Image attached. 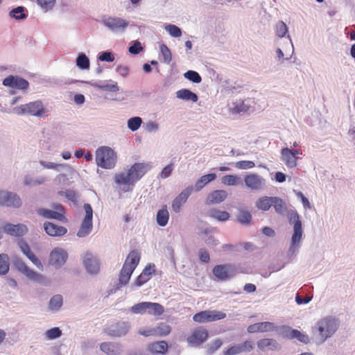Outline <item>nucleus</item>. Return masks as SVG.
<instances>
[{"mask_svg":"<svg viewBox=\"0 0 355 355\" xmlns=\"http://www.w3.org/2000/svg\"><path fill=\"white\" fill-rule=\"evenodd\" d=\"M53 182L57 185L69 186L70 182L66 174L60 173L53 180Z\"/></svg>","mask_w":355,"mask_h":355,"instance_id":"62","label":"nucleus"},{"mask_svg":"<svg viewBox=\"0 0 355 355\" xmlns=\"http://www.w3.org/2000/svg\"><path fill=\"white\" fill-rule=\"evenodd\" d=\"M281 154L282 159L288 168H292L297 166L298 157L292 155L291 148H284L282 149Z\"/></svg>","mask_w":355,"mask_h":355,"instance_id":"26","label":"nucleus"},{"mask_svg":"<svg viewBox=\"0 0 355 355\" xmlns=\"http://www.w3.org/2000/svg\"><path fill=\"white\" fill-rule=\"evenodd\" d=\"M212 273L218 281L225 282L234 276V268L229 264L217 265L212 269Z\"/></svg>","mask_w":355,"mask_h":355,"instance_id":"15","label":"nucleus"},{"mask_svg":"<svg viewBox=\"0 0 355 355\" xmlns=\"http://www.w3.org/2000/svg\"><path fill=\"white\" fill-rule=\"evenodd\" d=\"M155 266L153 263L147 265L142 272L137 277L133 285L137 287L141 286L144 284L150 279V275L155 272Z\"/></svg>","mask_w":355,"mask_h":355,"instance_id":"23","label":"nucleus"},{"mask_svg":"<svg viewBox=\"0 0 355 355\" xmlns=\"http://www.w3.org/2000/svg\"><path fill=\"white\" fill-rule=\"evenodd\" d=\"M209 216L218 221L224 222L230 218V215L227 211L211 209L209 211Z\"/></svg>","mask_w":355,"mask_h":355,"instance_id":"40","label":"nucleus"},{"mask_svg":"<svg viewBox=\"0 0 355 355\" xmlns=\"http://www.w3.org/2000/svg\"><path fill=\"white\" fill-rule=\"evenodd\" d=\"M83 263L87 272L91 275L97 274L100 270L99 261L92 254L87 253L85 254Z\"/></svg>","mask_w":355,"mask_h":355,"instance_id":"19","label":"nucleus"},{"mask_svg":"<svg viewBox=\"0 0 355 355\" xmlns=\"http://www.w3.org/2000/svg\"><path fill=\"white\" fill-rule=\"evenodd\" d=\"M253 347V342L247 340L241 344L230 347L225 352H224V355H234L241 352H250Z\"/></svg>","mask_w":355,"mask_h":355,"instance_id":"21","label":"nucleus"},{"mask_svg":"<svg viewBox=\"0 0 355 355\" xmlns=\"http://www.w3.org/2000/svg\"><path fill=\"white\" fill-rule=\"evenodd\" d=\"M237 220L242 225H248L251 223L252 215L245 207L238 209Z\"/></svg>","mask_w":355,"mask_h":355,"instance_id":"37","label":"nucleus"},{"mask_svg":"<svg viewBox=\"0 0 355 355\" xmlns=\"http://www.w3.org/2000/svg\"><path fill=\"white\" fill-rule=\"evenodd\" d=\"M257 347L261 349L277 350L279 349L277 341L272 338H263L257 342Z\"/></svg>","mask_w":355,"mask_h":355,"instance_id":"31","label":"nucleus"},{"mask_svg":"<svg viewBox=\"0 0 355 355\" xmlns=\"http://www.w3.org/2000/svg\"><path fill=\"white\" fill-rule=\"evenodd\" d=\"M184 77L193 83H200L202 81L200 75L196 71L189 70L184 73Z\"/></svg>","mask_w":355,"mask_h":355,"instance_id":"52","label":"nucleus"},{"mask_svg":"<svg viewBox=\"0 0 355 355\" xmlns=\"http://www.w3.org/2000/svg\"><path fill=\"white\" fill-rule=\"evenodd\" d=\"M340 327V320L336 316L327 315L320 319L312 327V334L317 344L321 345L333 337Z\"/></svg>","mask_w":355,"mask_h":355,"instance_id":"1","label":"nucleus"},{"mask_svg":"<svg viewBox=\"0 0 355 355\" xmlns=\"http://www.w3.org/2000/svg\"><path fill=\"white\" fill-rule=\"evenodd\" d=\"M148 349L152 353L164 354L168 349V344L164 340L155 342L149 345Z\"/></svg>","mask_w":355,"mask_h":355,"instance_id":"41","label":"nucleus"},{"mask_svg":"<svg viewBox=\"0 0 355 355\" xmlns=\"http://www.w3.org/2000/svg\"><path fill=\"white\" fill-rule=\"evenodd\" d=\"M288 222L293 227V233L291 237V243L288 249V256L295 254L300 248L303 236L302 224L300 215L295 209H289L287 211Z\"/></svg>","mask_w":355,"mask_h":355,"instance_id":"4","label":"nucleus"},{"mask_svg":"<svg viewBox=\"0 0 355 355\" xmlns=\"http://www.w3.org/2000/svg\"><path fill=\"white\" fill-rule=\"evenodd\" d=\"M76 62L77 67L82 70L88 69L89 68V59L84 53L78 54L76 58Z\"/></svg>","mask_w":355,"mask_h":355,"instance_id":"46","label":"nucleus"},{"mask_svg":"<svg viewBox=\"0 0 355 355\" xmlns=\"http://www.w3.org/2000/svg\"><path fill=\"white\" fill-rule=\"evenodd\" d=\"M40 165H42L44 168L48 169H53L57 171H60L61 170H64L69 174H72L74 173V169L69 165L67 164H55L53 162H46L41 160L40 161Z\"/></svg>","mask_w":355,"mask_h":355,"instance_id":"28","label":"nucleus"},{"mask_svg":"<svg viewBox=\"0 0 355 355\" xmlns=\"http://www.w3.org/2000/svg\"><path fill=\"white\" fill-rule=\"evenodd\" d=\"M272 196H263L256 201L255 206L258 209L266 211L272 206Z\"/></svg>","mask_w":355,"mask_h":355,"instance_id":"35","label":"nucleus"},{"mask_svg":"<svg viewBox=\"0 0 355 355\" xmlns=\"http://www.w3.org/2000/svg\"><path fill=\"white\" fill-rule=\"evenodd\" d=\"M234 166L236 168L241 169V170H246L253 168L255 164L254 162L252 161L249 160H242L236 162L234 164Z\"/></svg>","mask_w":355,"mask_h":355,"instance_id":"60","label":"nucleus"},{"mask_svg":"<svg viewBox=\"0 0 355 355\" xmlns=\"http://www.w3.org/2000/svg\"><path fill=\"white\" fill-rule=\"evenodd\" d=\"M294 329L287 325L276 326L274 331L283 338L291 339L292 331Z\"/></svg>","mask_w":355,"mask_h":355,"instance_id":"47","label":"nucleus"},{"mask_svg":"<svg viewBox=\"0 0 355 355\" xmlns=\"http://www.w3.org/2000/svg\"><path fill=\"white\" fill-rule=\"evenodd\" d=\"M143 50L141 44L139 41L135 40L129 46L128 51L132 55H137Z\"/></svg>","mask_w":355,"mask_h":355,"instance_id":"63","label":"nucleus"},{"mask_svg":"<svg viewBox=\"0 0 355 355\" xmlns=\"http://www.w3.org/2000/svg\"><path fill=\"white\" fill-rule=\"evenodd\" d=\"M176 97L178 98L186 101H191L193 103H196L198 100V95L191 92L189 89H182L176 92Z\"/></svg>","mask_w":355,"mask_h":355,"instance_id":"33","label":"nucleus"},{"mask_svg":"<svg viewBox=\"0 0 355 355\" xmlns=\"http://www.w3.org/2000/svg\"><path fill=\"white\" fill-rule=\"evenodd\" d=\"M254 101L252 98H246L244 100H238L234 103L232 110L234 112L241 114L248 112L252 107H253Z\"/></svg>","mask_w":355,"mask_h":355,"instance_id":"24","label":"nucleus"},{"mask_svg":"<svg viewBox=\"0 0 355 355\" xmlns=\"http://www.w3.org/2000/svg\"><path fill=\"white\" fill-rule=\"evenodd\" d=\"M12 263L15 268L28 279L40 282L43 279V276L41 274L31 269L20 257H15Z\"/></svg>","mask_w":355,"mask_h":355,"instance_id":"10","label":"nucleus"},{"mask_svg":"<svg viewBox=\"0 0 355 355\" xmlns=\"http://www.w3.org/2000/svg\"><path fill=\"white\" fill-rule=\"evenodd\" d=\"M55 1L56 0H36L37 3L44 12L51 10L53 8Z\"/></svg>","mask_w":355,"mask_h":355,"instance_id":"51","label":"nucleus"},{"mask_svg":"<svg viewBox=\"0 0 355 355\" xmlns=\"http://www.w3.org/2000/svg\"><path fill=\"white\" fill-rule=\"evenodd\" d=\"M58 195L60 196H65L66 198L73 202V203H76L78 200V195L76 192L73 190L69 189L65 191H58Z\"/></svg>","mask_w":355,"mask_h":355,"instance_id":"54","label":"nucleus"},{"mask_svg":"<svg viewBox=\"0 0 355 355\" xmlns=\"http://www.w3.org/2000/svg\"><path fill=\"white\" fill-rule=\"evenodd\" d=\"M169 220V212L166 205L159 209L156 214V222L160 227H165Z\"/></svg>","mask_w":355,"mask_h":355,"instance_id":"32","label":"nucleus"},{"mask_svg":"<svg viewBox=\"0 0 355 355\" xmlns=\"http://www.w3.org/2000/svg\"><path fill=\"white\" fill-rule=\"evenodd\" d=\"M15 111L17 115L29 114L41 116L44 113V105L40 101L30 102L26 104L15 107Z\"/></svg>","mask_w":355,"mask_h":355,"instance_id":"7","label":"nucleus"},{"mask_svg":"<svg viewBox=\"0 0 355 355\" xmlns=\"http://www.w3.org/2000/svg\"><path fill=\"white\" fill-rule=\"evenodd\" d=\"M90 85L104 92H116L119 91L117 83L112 80L90 83Z\"/></svg>","mask_w":355,"mask_h":355,"instance_id":"27","label":"nucleus"},{"mask_svg":"<svg viewBox=\"0 0 355 355\" xmlns=\"http://www.w3.org/2000/svg\"><path fill=\"white\" fill-rule=\"evenodd\" d=\"M288 26L282 21H278L275 25V33L279 37H285L288 33Z\"/></svg>","mask_w":355,"mask_h":355,"instance_id":"55","label":"nucleus"},{"mask_svg":"<svg viewBox=\"0 0 355 355\" xmlns=\"http://www.w3.org/2000/svg\"><path fill=\"white\" fill-rule=\"evenodd\" d=\"M241 182V178L235 175H226L221 179V182L227 186H237Z\"/></svg>","mask_w":355,"mask_h":355,"instance_id":"49","label":"nucleus"},{"mask_svg":"<svg viewBox=\"0 0 355 355\" xmlns=\"http://www.w3.org/2000/svg\"><path fill=\"white\" fill-rule=\"evenodd\" d=\"M275 324L270 322H259V332L273 331Z\"/></svg>","mask_w":355,"mask_h":355,"instance_id":"61","label":"nucleus"},{"mask_svg":"<svg viewBox=\"0 0 355 355\" xmlns=\"http://www.w3.org/2000/svg\"><path fill=\"white\" fill-rule=\"evenodd\" d=\"M62 333L59 327H53L45 332V336L48 340H55L60 338Z\"/></svg>","mask_w":355,"mask_h":355,"instance_id":"56","label":"nucleus"},{"mask_svg":"<svg viewBox=\"0 0 355 355\" xmlns=\"http://www.w3.org/2000/svg\"><path fill=\"white\" fill-rule=\"evenodd\" d=\"M207 337V331L204 329H199L193 331L191 335L187 338V340L190 344L200 345L205 342Z\"/></svg>","mask_w":355,"mask_h":355,"instance_id":"25","label":"nucleus"},{"mask_svg":"<svg viewBox=\"0 0 355 355\" xmlns=\"http://www.w3.org/2000/svg\"><path fill=\"white\" fill-rule=\"evenodd\" d=\"M171 331V327L164 322L159 323L155 328V336H166L170 334Z\"/></svg>","mask_w":355,"mask_h":355,"instance_id":"45","label":"nucleus"},{"mask_svg":"<svg viewBox=\"0 0 355 355\" xmlns=\"http://www.w3.org/2000/svg\"><path fill=\"white\" fill-rule=\"evenodd\" d=\"M148 302H143L133 305L130 308L131 312L135 314H144L146 313Z\"/></svg>","mask_w":355,"mask_h":355,"instance_id":"53","label":"nucleus"},{"mask_svg":"<svg viewBox=\"0 0 355 355\" xmlns=\"http://www.w3.org/2000/svg\"><path fill=\"white\" fill-rule=\"evenodd\" d=\"M37 214L45 218L55 219L59 221H64L66 219L64 214L62 213L45 208L39 209Z\"/></svg>","mask_w":355,"mask_h":355,"instance_id":"30","label":"nucleus"},{"mask_svg":"<svg viewBox=\"0 0 355 355\" xmlns=\"http://www.w3.org/2000/svg\"><path fill=\"white\" fill-rule=\"evenodd\" d=\"M68 259V253L61 248H55L49 255V264L56 269L60 268Z\"/></svg>","mask_w":355,"mask_h":355,"instance_id":"13","label":"nucleus"},{"mask_svg":"<svg viewBox=\"0 0 355 355\" xmlns=\"http://www.w3.org/2000/svg\"><path fill=\"white\" fill-rule=\"evenodd\" d=\"M139 260L140 254L137 250H132L130 252L121 270L119 284L116 288H111L108 291V295L115 293L121 287L126 285L129 282L133 271L139 264Z\"/></svg>","mask_w":355,"mask_h":355,"instance_id":"3","label":"nucleus"},{"mask_svg":"<svg viewBox=\"0 0 355 355\" xmlns=\"http://www.w3.org/2000/svg\"><path fill=\"white\" fill-rule=\"evenodd\" d=\"M84 209L85 216L83 218L80 227L77 232V236L84 238L87 236L92 232L93 228V209L89 203L84 204Z\"/></svg>","mask_w":355,"mask_h":355,"instance_id":"8","label":"nucleus"},{"mask_svg":"<svg viewBox=\"0 0 355 355\" xmlns=\"http://www.w3.org/2000/svg\"><path fill=\"white\" fill-rule=\"evenodd\" d=\"M100 349L107 355H119L122 351V345L114 342H104L100 345Z\"/></svg>","mask_w":355,"mask_h":355,"instance_id":"22","label":"nucleus"},{"mask_svg":"<svg viewBox=\"0 0 355 355\" xmlns=\"http://www.w3.org/2000/svg\"><path fill=\"white\" fill-rule=\"evenodd\" d=\"M98 59L101 62H112L114 60V55L112 51H105L98 54Z\"/></svg>","mask_w":355,"mask_h":355,"instance_id":"58","label":"nucleus"},{"mask_svg":"<svg viewBox=\"0 0 355 355\" xmlns=\"http://www.w3.org/2000/svg\"><path fill=\"white\" fill-rule=\"evenodd\" d=\"M22 205L21 198L14 192L0 191V206L19 208Z\"/></svg>","mask_w":355,"mask_h":355,"instance_id":"12","label":"nucleus"},{"mask_svg":"<svg viewBox=\"0 0 355 355\" xmlns=\"http://www.w3.org/2000/svg\"><path fill=\"white\" fill-rule=\"evenodd\" d=\"M293 339H295L297 341H299L303 344H308L310 343L309 336L306 334L302 333L297 329H294L292 331V336H291V340H293Z\"/></svg>","mask_w":355,"mask_h":355,"instance_id":"48","label":"nucleus"},{"mask_svg":"<svg viewBox=\"0 0 355 355\" xmlns=\"http://www.w3.org/2000/svg\"><path fill=\"white\" fill-rule=\"evenodd\" d=\"M193 190V188L191 186L187 187L173 200L172 209L174 212L180 211L182 206L187 202Z\"/></svg>","mask_w":355,"mask_h":355,"instance_id":"18","label":"nucleus"},{"mask_svg":"<svg viewBox=\"0 0 355 355\" xmlns=\"http://www.w3.org/2000/svg\"><path fill=\"white\" fill-rule=\"evenodd\" d=\"M227 196L224 190H216L209 194L206 200L207 205L218 204L223 202Z\"/></svg>","mask_w":355,"mask_h":355,"instance_id":"29","label":"nucleus"},{"mask_svg":"<svg viewBox=\"0 0 355 355\" xmlns=\"http://www.w3.org/2000/svg\"><path fill=\"white\" fill-rule=\"evenodd\" d=\"M26 8L23 6H18L9 12V16L17 20L25 19L28 15L25 12Z\"/></svg>","mask_w":355,"mask_h":355,"instance_id":"44","label":"nucleus"},{"mask_svg":"<svg viewBox=\"0 0 355 355\" xmlns=\"http://www.w3.org/2000/svg\"><path fill=\"white\" fill-rule=\"evenodd\" d=\"M44 229L45 232L52 237L62 236L67 233L65 227L48 221L44 223Z\"/></svg>","mask_w":355,"mask_h":355,"instance_id":"20","label":"nucleus"},{"mask_svg":"<svg viewBox=\"0 0 355 355\" xmlns=\"http://www.w3.org/2000/svg\"><path fill=\"white\" fill-rule=\"evenodd\" d=\"M160 51L164 58V62L169 64L172 60V54L170 49L165 44L160 46Z\"/></svg>","mask_w":355,"mask_h":355,"instance_id":"59","label":"nucleus"},{"mask_svg":"<svg viewBox=\"0 0 355 355\" xmlns=\"http://www.w3.org/2000/svg\"><path fill=\"white\" fill-rule=\"evenodd\" d=\"M2 230L7 234L15 237L23 236L28 232L27 227L21 223L14 225L8 223L2 227Z\"/></svg>","mask_w":355,"mask_h":355,"instance_id":"17","label":"nucleus"},{"mask_svg":"<svg viewBox=\"0 0 355 355\" xmlns=\"http://www.w3.org/2000/svg\"><path fill=\"white\" fill-rule=\"evenodd\" d=\"M10 270L9 257L7 254H0V275H6Z\"/></svg>","mask_w":355,"mask_h":355,"instance_id":"43","label":"nucleus"},{"mask_svg":"<svg viewBox=\"0 0 355 355\" xmlns=\"http://www.w3.org/2000/svg\"><path fill=\"white\" fill-rule=\"evenodd\" d=\"M164 311V309L162 305L156 302H148V308L146 313L148 314H153L155 315H161Z\"/></svg>","mask_w":355,"mask_h":355,"instance_id":"42","label":"nucleus"},{"mask_svg":"<svg viewBox=\"0 0 355 355\" xmlns=\"http://www.w3.org/2000/svg\"><path fill=\"white\" fill-rule=\"evenodd\" d=\"M102 24L114 33H122L129 26V22L125 19L111 16H104L102 17Z\"/></svg>","mask_w":355,"mask_h":355,"instance_id":"6","label":"nucleus"},{"mask_svg":"<svg viewBox=\"0 0 355 355\" xmlns=\"http://www.w3.org/2000/svg\"><path fill=\"white\" fill-rule=\"evenodd\" d=\"M142 119L139 116L131 117L128 120V128L132 132L137 131L141 127Z\"/></svg>","mask_w":355,"mask_h":355,"instance_id":"50","label":"nucleus"},{"mask_svg":"<svg viewBox=\"0 0 355 355\" xmlns=\"http://www.w3.org/2000/svg\"><path fill=\"white\" fill-rule=\"evenodd\" d=\"M148 166L144 163L134 164L128 172L116 173L114 176V181L119 186L122 187L124 192L132 190L130 185H134L148 171Z\"/></svg>","mask_w":355,"mask_h":355,"instance_id":"2","label":"nucleus"},{"mask_svg":"<svg viewBox=\"0 0 355 355\" xmlns=\"http://www.w3.org/2000/svg\"><path fill=\"white\" fill-rule=\"evenodd\" d=\"M3 85L12 89L26 90L29 86V83L24 78L18 76H8L3 80Z\"/></svg>","mask_w":355,"mask_h":355,"instance_id":"16","label":"nucleus"},{"mask_svg":"<svg viewBox=\"0 0 355 355\" xmlns=\"http://www.w3.org/2000/svg\"><path fill=\"white\" fill-rule=\"evenodd\" d=\"M130 327L129 322H118L110 325L105 332L112 337H121L128 333Z\"/></svg>","mask_w":355,"mask_h":355,"instance_id":"14","label":"nucleus"},{"mask_svg":"<svg viewBox=\"0 0 355 355\" xmlns=\"http://www.w3.org/2000/svg\"><path fill=\"white\" fill-rule=\"evenodd\" d=\"M216 178V175L215 173H209L202 175L196 181L194 190L196 191H200L206 184L211 181H214Z\"/></svg>","mask_w":355,"mask_h":355,"instance_id":"36","label":"nucleus"},{"mask_svg":"<svg viewBox=\"0 0 355 355\" xmlns=\"http://www.w3.org/2000/svg\"><path fill=\"white\" fill-rule=\"evenodd\" d=\"M62 305V296L60 294H56L51 297L48 304V309L51 312L56 313L60 311Z\"/></svg>","mask_w":355,"mask_h":355,"instance_id":"34","label":"nucleus"},{"mask_svg":"<svg viewBox=\"0 0 355 355\" xmlns=\"http://www.w3.org/2000/svg\"><path fill=\"white\" fill-rule=\"evenodd\" d=\"M226 317V314L216 310L202 311L193 316V320L198 323H206L220 320Z\"/></svg>","mask_w":355,"mask_h":355,"instance_id":"11","label":"nucleus"},{"mask_svg":"<svg viewBox=\"0 0 355 355\" xmlns=\"http://www.w3.org/2000/svg\"><path fill=\"white\" fill-rule=\"evenodd\" d=\"M96 163L105 169L113 168L116 163V153L110 147L101 146L96 150Z\"/></svg>","mask_w":355,"mask_h":355,"instance_id":"5","label":"nucleus"},{"mask_svg":"<svg viewBox=\"0 0 355 355\" xmlns=\"http://www.w3.org/2000/svg\"><path fill=\"white\" fill-rule=\"evenodd\" d=\"M18 245L21 251L23 252L24 255H26V257L33 252L31 250L29 245L25 240L21 239L19 241Z\"/></svg>","mask_w":355,"mask_h":355,"instance_id":"64","label":"nucleus"},{"mask_svg":"<svg viewBox=\"0 0 355 355\" xmlns=\"http://www.w3.org/2000/svg\"><path fill=\"white\" fill-rule=\"evenodd\" d=\"M272 206L274 207L275 212L281 216L284 215L285 213L288 211L287 210V206L285 201L279 197H273Z\"/></svg>","mask_w":355,"mask_h":355,"instance_id":"39","label":"nucleus"},{"mask_svg":"<svg viewBox=\"0 0 355 355\" xmlns=\"http://www.w3.org/2000/svg\"><path fill=\"white\" fill-rule=\"evenodd\" d=\"M165 30L171 37H179L182 35V30L180 28L173 24H168L165 26Z\"/></svg>","mask_w":355,"mask_h":355,"instance_id":"57","label":"nucleus"},{"mask_svg":"<svg viewBox=\"0 0 355 355\" xmlns=\"http://www.w3.org/2000/svg\"><path fill=\"white\" fill-rule=\"evenodd\" d=\"M46 181V178L45 177H37L35 178L29 175H26L24 178L23 183L25 186L33 187L35 186H38L42 184L44 182Z\"/></svg>","mask_w":355,"mask_h":355,"instance_id":"38","label":"nucleus"},{"mask_svg":"<svg viewBox=\"0 0 355 355\" xmlns=\"http://www.w3.org/2000/svg\"><path fill=\"white\" fill-rule=\"evenodd\" d=\"M243 182L246 188L251 191H261L266 186V179L261 175L254 173L246 174L244 176Z\"/></svg>","mask_w":355,"mask_h":355,"instance_id":"9","label":"nucleus"}]
</instances>
